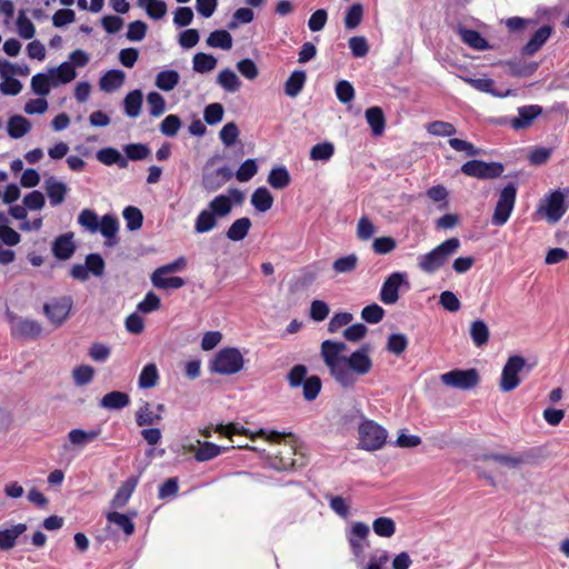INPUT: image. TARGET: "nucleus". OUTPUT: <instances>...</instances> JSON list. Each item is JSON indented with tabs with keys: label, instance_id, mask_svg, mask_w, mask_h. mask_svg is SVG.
I'll list each match as a JSON object with an SVG mask.
<instances>
[{
	"label": "nucleus",
	"instance_id": "1",
	"mask_svg": "<svg viewBox=\"0 0 569 569\" xmlns=\"http://www.w3.org/2000/svg\"><path fill=\"white\" fill-rule=\"evenodd\" d=\"M346 351L345 342L325 340L320 355L335 381L343 389H353L359 378L372 369L371 348L363 345L350 356H346Z\"/></svg>",
	"mask_w": 569,
	"mask_h": 569
},
{
	"label": "nucleus",
	"instance_id": "2",
	"mask_svg": "<svg viewBox=\"0 0 569 569\" xmlns=\"http://www.w3.org/2000/svg\"><path fill=\"white\" fill-rule=\"evenodd\" d=\"M243 194L238 189H230L228 193L216 196L209 201L194 219V231L207 233L217 227L218 219L228 217L234 203H240Z\"/></svg>",
	"mask_w": 569,
	"mask_h": 569
},
{
	"label": "nucleus",
	"instance_id": "3",
	"mask_svg": "<svg viewBox=\"0 0 569 569\" xmlns=\"http://www.w3.org/2000/svg\"><path fill=\"white\" fill-rule=\"evenodd\" d=\"M459 248L460 240L458 238L447 239L431 251L419 256L418 267L425 273H435L449 261V258L455 254Z\"/></svg>",
	"mask_w": 569,
	"mask_h": 569
},
{
	"label": "nucleus",
	"instance_id": "4",
	"mask_svg": "<svg viewBox=\"0 0 569 569\" xmlns=\"http://www.w3.org/2000/svg\"><path fill=\"white\" fill-rule=\"evenodd\" d=\"M569 198V188L553 190L546 194L539 202L537 214L548 222H558L567 211L566 200Z\"/></svg>",
	"mask_w": 569,
	"mask_h": 569
},
{
	"label": "nucleus",
	"instance_id": "5",
	"mask_svg": "<svg viewBox=\"0 0 569 569\" xmlns=\"http://www.w3.org/2000/svg\"><path fill=\"white\" fill-rule=\"evenodd\" d=\"M359 448L367 451L379 450L387 441L388 432L372 420L365 419L358 428Z\"/></svg>",
	"mask_w": 569,
	"mask_h": 569
},
{
	"label": "nucleus",
	"instance_id": "6",
	"mask_svg": "<svg viewBox=\"0 0 569 569\" xmlns=\"http://www.w3.org/2000/svg\"><path fill=\"white\" fill-rule=\"evenodd\" d=\"M244 365V359L239 349L229 347L217 352L211 361V371L219 375H234Z\"/></svg>",
	"mask_w": 569,
	"mask_h": 569
},
{
	"label": "nucleus",
	"instance_id": "7",
	"mask_svg": "<svg viewBox=\"0 0 569 569\" xmlns=\"http://www.w3.org/2000/svg\"><path fill=\"white\" fill-rule=\"evenodd\" d=\"M517 188L513 183L507 184L499 193L491 223L501 227L509 220L516 203Z\"/></svg>",
	"mask_w": 569,
	"mask_h": 569
},
{
	"label": "nucleus",
	"instance_id": "8",
	"mask_svg": "<svg viewBox=\"0 0 569 569\" xmlns=\"http://www.w3.org/2000/svg\"><path fill=\"white\" fill-rule=\"evenodd\" d=\"M441 382L451 388L469 390L479 382V375L476 369H455L440 376Z\"/></svg>",
	"mask_w": 569,
	"mask_h": 569
},
{
	"label": "nucleus",
	"instance_id": "9",
	"mask_svg": "<svg viewBox=\"0 0 569 569\" xmlns=\"http://www.w3.org/2000/svg\"><path fill=\"white\" fill-rule=\"evenodd\" d=\"M526 366V360L521 356H511L503 366L500 389L505 392L512 391L520 385L519 373Z\"/></svg>",
	"mask_w": 569,
	"mask_h": 569
},
{
	"label": "nucleus",
	"instance_id": "10",
	"mask_svg": "<svg viewBox=\"0 0 569 569\" xmlns=\"http://www.w3.org/2000/svg\"><path fill=\"white\" fill-rule=\"evenodd\" d=\"M461 172L468 177L478 179H493L501 176L503 172V166L499 162L469 160L462 164Z\"/></svg>",
	"mask_w": 569,
	"mask_h": 569
},
{
	"label": "nucleus",
	"instance_id": "11",
	"mask_svg": "<svg viewBox=\"0 0 569 569\" xmlns=\"http://www.w3.org/2000/svg\"><path fill=\"white\" fill-rule=\"evenodd\" d=\"M370 528L367 523L357 521L353 522L347 531V539L350 545L351 551L357 559L362 560L366 548L369 546L367 538Z\"/></svg>",
	"mask_w": 569,
	"mask_h": 569
},
{
	"label": "nucleus",
	"instance_id": "12",
	"mask_svg": "<svg viewBox=\"0 0 569 569\" xmlns=\"http://www.w3.org/2000/svg\"><path fill=\"white\" fill-rule=\"evenodd\" d=\"M406 284L409 287L406 272H393L382 283L380 290V300L385 305H395L399 299V289Z\"/></svg>",
	"mask_w": 569,
	"mask_h": 569
},
{
	"label": "nucleus",
	"instance_id": "13",
	"mask_svg": "<svg viewBox=\"0 0 569 569\" xmlns=\"http://www.w3.org/2000/svg\"><path fill=\"white\" fill-rule=\"evenodd\" d=\"M72 308V299L70 297H61L43 306V312L47 318L56 326L62 325L68 318Z\"/></svg>",
	"mask_w": 569,
	"mask_h": 569
},
{
	"label": "nucleus",
	"instance_id": "14",
	"mask_svg": "<svg viewBox=\"0 0 569 569\" xmlns=\"http://www.w3.org/2000/svg\"><path fill=\"white\" fill-rule=\"evenodd\" d=\"M101 433L100 428H93L89 430L76 428L68 432V443L64 445V449L82 450L87 445L94 441Z\"/></svg>",
	"mask_w": 569,
	"mask_h": 569
},
{
	"label": "nucleus",
	"instance_id": "15",
	"mask_svg": "<svg viewBox=\"0 0 569 569\" xmlns=\"http://www.w3.org/2000/svg\"><path fill=\"white\" fill-rule=\"evenodd\" d=\"M42 332V326L37 320L18 319L11 326V335L18 339H36Z\"/></svg>",
	"mask_w": 569,
	"mask_h": 569
},
{
	"label": "nucleus",
	"instance_id": "16",
	"mask_svg": "<svg viewBox=\"0 0 569 569\" xmlns=\"http://www.w3.org/2000/svg\"><path fill=\"white\" fill-rule=\"evenodd\" d=\"M542 112V108L538 104L523 106L518 108V117L510 120V126L515 130H521L530 127L535 119Z\"/></svg>",
	"mask_w": 569,
	"mask_h": 569
},
{
	"label": "nucleus",
	"instance_id": "17",
	"mask_svg": "<svg viewBox=\"0 0 569 569\" xmlns=\"http://www.w3.org/2000/svg\"><path fill=\"white\" fill-rule=\"evenodd\" d=\"M44 190L52 207L61 204L69 191L68 186L51 176L44 180Z\"/></svg>",
	"mask_w": 569,
	"mask_h": 569
},
{
	"label": "nucleus",
	"instance_id": "18",
	"mask_svg": "<svg viewBox=\"0 0 569 569\" xmlns=\"http://www.w3.org/2000/svg\"><path fill=\"white\" fill-rule=\"evenodd\" d=\"M457 33L461 41L473 50H488L491 46L488 41L476 30L468 29L461 24L457 27Z\"/></svg>",
	"mask_w": 569,
	"mask_h": 569
},
{
	"label": "nucleus",
	"instance_id": "19",
	"mask_svg": "<svg viewBox=\"0 0 569 569\" xmlns=\"http://www.w3.org/2000/svg\"><path fill=\"white\" fill-rule=\"evenodd\" d=\"M26 523L11 525L10 527L0 529V550H10L17 542L18 538L27 531Z\"/></svg>",
	"mask_w": 569,
	"mask_h": 569
},
{
	"label": "nucleus",
	"instance_id": "20",
	"mask_svg": "<svg viewBox=\"0 0 569 569\" xmlns=\"http://www.w3.org/2000/svg\"><path fill=\"white\" fill-rule=\"evenodd\" d=\"M216 432H218L221 436L227 437L228 439H232L234 435H241L250 438L251 440H254L260 435H266V429L261 428L256 432L250 431L249 429L244 428L243 426L231 422L228 425H218L216 427Z\"/></svg>",
	"mask_w": 569,
	"mask_h": 569
},
{
	"label": "nucleus",
	"instance_id": "21",
	"mask_svg": "<svg viewBox=\"0 0 569 569\" xmlns=\"http://www.w3.org/2000/svg\"><path fill=\"white\" fill-rule=\"evenodd\" d=\"M76 250L72 233L59 236L52 244V252L60 260L69 259Z\"/></svg>",
	"mask_w": 569,
	"mask_h": 569
},
{
	"label": "nucleus",
	"instance_id": "22",
	"mask_svg": "<svg viewBox=\"0 0 569 569\" xmlns=\"http://www.w3.org/2000/svg\"><path fill=\"white\" fill-rule=\"evenodd\" d=\"M199 448L197 449L194 453V459L198 462H204L212 460L213 458L218 457L219 455L227 452L228 450L234 448L232 447H221L213 442L209 441H198Z\"/></svg>",
	"mask_w": 569,
	"mask_h": 569
},
{
	"label": "nucleus",
	"instance_id": "23",
	"mask_svg": "<svg viewBox=\"0 0 569 569\" xmlns=\"http://www.w3.org/2000/svg\"><path fill=\"white\" fill-rule=\"evenodd\" d=\"M48 72L52 77L53 87L69 83L77 77L76 69L70 62H62L58 67L49 69Z\"/></svg>",
	"mask_w": 569,
	"mask_h": 569
},
{
	"label": "nucleus",
	"instance_id": "24",
	"mask_svg": "<svg viewBox=\"0 0 569 569\" xmlns=\"http://www.w3.org/2000/svg\"><path fill=\"white\" fill-rule=\"evenodd\" d=\"M180 81V73L173 69H163L156 74L154 86L164 92L172 91Z\"/></svg>",
	"mask_w": 569,
	"mask_h": 569
},
{
	"label": "nucleus",
	"instance_id": "25",
	"mask_svg": "<svg viewBox=\"0 0 569 569\" xmlns=\"http://www.w3.org/2000/svg\"><path fill=\"white\" fill-rule=\"evenodd\" d=\"M551 32L550 26L540 27L523 47L522 52L527 56L535 54L547 42Z\"/></svg>",
	"mask_w": 569,
	"mask_h": 569
},
{
	"label": "nucleus",
	"instance_id": "26",
	"mask_svg": "<svg viewBox=\"0 0 569 569\" xmlns=\"http://www.w3.org/2000/svg\"><path fill=\"white\" fill-rule=\"evenodd\" d=\"M170 273L154 270L151 274V282L158 289H179L184 286V280L181 277H170Z\"/></svg>",
	"mask_w": 569,
	"mask_h": 569
},
{
	"label": "nucleus",
	"instance_id": "27",
	"mask_svg": "<svg viewBox=\"0 0 569 569\" xmlns=\"http://www.w3.org/2000/svg\"><path fill=\"white\" fill-rule=\"evenodd\" d=\"M126 74L123 71L112 69L107 71L99 80V87L104 92H113L118 90L124 82Z\"/></svg>",
	"mask_w": 569,
	"mask_h": 569
},
{
	"label": "nucleus",
	"instance_id": "28",
	"mask_svg": "<svg viewBox=\"0 0 569 569\" xmlns=\"http://www.w3.org/2000/svg\"><path fill=\"white\" fill-rule=\"evenodd\" d=\"M119 230V221L116 216L112 214H104L100 222H99V229L100 233L107 239L108 246L116 244V236Z\"/></svg>",
	"mask_w": 569,
	"mask_h": 569
},
{
	"label": "nucleus",
	"instance_id": "29",
	"mask_svg": "<svg viewBox=\"0 0 569 569\" xmlns=\"http://www.w3.org/2000/svg\"><path fill=\"white\" fill-rule=\"evenodd\" d=\"M137 485L138 478L136 477H131L128 480H126L116 492L111 501V506L116 509L124 507L129 501L130 497L132 496Z\"/></svg>",
	"mask_w": 569,
	"mask_h": 569
},
{
	"label": "nucleus",
	"instance_id": "30",
	"mask_svg": "<svg viewBox=\"0 0 569 569\" xmlns=\"http://www.w3.org/2000/svg\"><path fill=\"white\" fill-rule=\"evenodd\" d=\"M130 397L122 391H111L102 397L100 407L108 410H120L128 407Z\"/></svg>",
	"mask_w": 569,
	"mask_h": 569
},
{
	"label": "nucleus",
	"instance_id": "31",
	"mask_svg": "<svg viewBox=\"0 0 569 569\" xmlns=\"http://www.w3.org/2000/svg\"><path fill=\"white\" fill-rule=\"evenodd\" d=\"M251 226L252 223L249 218H239L231 223L226 232V236L231 241H241L248 236Z\"/></svg>",
	"mask_w": 569,
	"mask_h": 569
},
{
	"label": "nucleus",
	"instance_id": "32",
	"mask_svg": "<svg viewBox=\"0 0 569 569\" xmlns=\"http://www.w3.org/2000/svg\"><path fill=\"white\" fill-rule=\"evenodd\" d=\"M97 159L106 166L118 164L121 169L128 167V160L122 157L119 150L111 147L100 149L97 152Z\"/></svg>",
	"mask_w": 569,
	"mask_h": 569
},
{
	"label": "nucleus",
	"instance_id": "33",
	"mask_svg": "<svg viewBox=\"0 0 569 569\" xmlns=\"http://www.w3.org/2000/svg\"><path fill=\"white\" fill-rule=\"evenodd\" d=\"M306 80L307 74L303 70H295L293 72H291V74L289 76L284 83L286 94L291 98L297 97L301 92L306 83Z\"/></svg>",
	"mask_w": 569,
	"mask_h": 569
},
{
	"label": "nucleus",
	"instance_id": "34",
	"mask_svg": "<svg viewBox=\"0 0 569 569\" xmlns=\"http://www.w3.org/2000/svg\"><path fill=\"white\" fill-rule=\"evenodd\" d=\"M143 94L141 90L130 91L123 100L124 112L130 118H137L140 114Z\"/></svg>",
	"mask_w": 569,
	"mask_h": 569
},
{
	"label": "nucleus",
	"instance_id": "35",
	"mask_svg": "<svg viewBox=\"0 0 569 569\" xmlns=\"http://www.w3.org/2000/svg\"><path fill=\"white\" fill-rule=\"evenodd\" d=\"M462 80L470 84L478 91L490 93L495 97H507L511 94V90H507L506 92H499L493 89V80L489 78H469L463 77Z\"/></svg>",
	"mask_w": 569,
	"mask_h": 569
},
{
	"label": "nucleus",
	"instance_id": "36",
	"mask_svg": "<svg viewBox=\"0 0 569 569\" xmlns=\"http://www.w3.org/2000/svg\"><path fill=\"white\" fill-rule=\"evenodd\" d=\"M31 130V122L22 116H13L8 121V134L13 139L26 136Z\"/></svg>",
	"mask_w": 569,
	"mask_h": 569
},
{
	"label": "nucleus",
	"instance_id": "37",
	"mask_svg": "<svg viewBox=\"0 0 569 569\" xmlns=\"http://www.w3.org/2000/svg\"><path fill=\"white\" fill-rule=\"evenodd\" d=\"M159 378L156 363H147L139 375L138 386L140 389H151L157 386Z\"/></svg>",
	"mask_w": 569,
	"mask_h": 569
},
{
	"label": "nucleus",
	"instance_id": "38",
	"mask_svg": "<svg viewBox=\"0 0 569 569\" xmlns=\"http://www.w3.org/2000/svg\"><path fill=\"white\" fill-rule=\"evenodd\" d=\"M506 66L509 73L516 77H529L538 69V63L527 62L521 59L510 60L506 62Z\"/></svg>",
	"mask_w": 569,
	"mask_h": 569
},
{
	"label": "nucleus",
	"instance_id": "39",
	"mask_svg": "<svg viewBox=\"0 0 569 569\" xmlns=\"http://www.w3.org/2000/svg\"><path fill=\"white\" fill-rule=\"evenodd\" d=\"M251 203L256 210L266 212L272 207L273 197L267 188L260 187L252 193Z\"/></svg>",
	"mask_w": 569,
	"mask_h": 569
},
{
	"label": "nucleus",
	"instance_id": "40",
	"mask_svg": "<svg viewBox=\"0 0 569 569\" xmlns=\"http://www.w3.org/2000/svg\"><path fill=\"white\" fill-rule=\"evenodd\" d=\"M217 59L209 53L199 52L192 58V69L198 73H208L217 67Z\"/></svg>",
	"mask_w": 569,
	"mask_h": 569
},
{
	"label": "nucleus",
	"instance_id": "41",
	"mask_svg": "<svg viewBox=\"0 0 569 569\" xmlns=\"http://www.w3.org/2000/svg\"><path fill=\"white\" fill-rule=\"evenodd\" d=\"M51 87H53L52 77L49 72H40L31 78V89L36 94L40 97L48 96L50 93Z\"/></svg>",
	"mask_w": 569,
	"mask_h": 569
},
{
	"label": "nucleus",
	"instance_id": "42",
	"mask_svg": "<svg viewBox=\"0 0 569 569\" xmlns=\"http://www.w3.org/2000/svg\"><path fill=\"white\" fill-rule=\"evenodd\" d=\"M206 43L210 48L229 50L232 48V37L227 30H216L209 34Z\"/></svg>",
	"mask_w": 569,
	"mask_h": 569
},
{
	"label": "nucleus",
	"instance_id": "43",
	"mask_svg": "<svg viewBox=\"0 0 569 569\" xmlns=\"http://www.w3.org/2000/svg\"><path fill=\"white\" fill-rule=\"evenodd\" d=\"M366 119L375 136H381L385 130V116L379 107H371L366 110Z\"/></svg>",
	"mask_w": 569,
	"mask_h": 569
},
{
	"label": "nucleus",
	"instance_id": "44",
	"mask_svg": "<svg viewBox=\"0 0 569 569\" xmlns=\"http://www.w3.org/2000/svg\"><path fill=\"white\" fill-rule=\"evenodd\" d=\"M218 84L227 92H236L241 87L239 77L230 69H223L217 77Z\"/></svg>",
	"mask_w": 569,
	"mask_h": 569
},
{
	"label": "nucleus",
	"instance_id": "45",
	"mask_svg": "<svg viewBox=\"0 0 569 569\" xmlns=\"http://www.w3.org/2000/svg\"><path fill=\"white\" fill-rule=\"evenodd\" d=\"M137 3L151 19L159 20L167 13V4L161 0H137Z\"/></svg>",
	"mask_w": 569,
	"mask_h": 569
},
{
	"label": "nucleus",
	"instance_id": "46",
	"mask_svg": "<svg viewBox=\"0 0 569 569\" xmlns=\"http://www.w3.org/2000/svg\"><path fill=\"white\" fill-rule=\"evenodd\" d=\"M268 183L274 189H283L290 183V174L284 166L274 167L268 174Z\"/></svg>",
	"mask_w": 569,
	"mask_h": 569
},
{
	"label": "nucleus",
	"instance_id": "47",
	"mask_svg": "<svg viewBox=\"0 0 569 569\" xmlns=\"http://www.w3.org/2000/svg\"><path fill=\"white\" fill-rule=\"evenodd\" d=\"M489 328L483 320H475L470 326V337L477 347L487 345L489 340Z\"/></svg>",
	"mask_w": 569,
	"mask_h": 569
},
{
	"label": "nucleus",
	"instance_id": "48",
	"mask_svg": "<svg viewBox=\"0 0 569 569\" xmlns=\"http://www.w3.org/2000/svg\"><path fill=\"white\" fill-rule=\"evenodd\" d=\"M214 176L220 177L221 181L214 183L213 182V174H206V176H203L202 184H203L204 189H207L209 191H213V190L218 189L223 183L229 181L232 178L233 173L230 170V168L224 166V167L218 168L216 170V172H214Z\"/></svg>",
	"mask_w": 569,
	"mask_h": 569
},
{
	"label": "nucleus",
	"instance_id": "49",
	"mask_svg": "<svg viewBox=\"0 0 569 569\" xmlns=\"http://www.w3.org/2000/svg\"><path fill=\"white\" fill-rule=\"evenodd\" d=\"M161 419L160 413H153L149 402H144L136 412V422L139 427L151 426Z\"/></svg>",
	"mask_w": 569,
	"mask_h": 569
},
{
	"label": "nucleus",
	"instance_id": "50",
	"mask_svg": "<svg viewBox=\"0 0 569 569\" xmlns=\"http://www.w3.org/2000/svg\"><path fill=\"white\" fill-rule=\"evenodd\" d=\"M127 229L130 231L139 230L142 227L143 214L141 210L133 206H128L122 212Z\"/></svg>",
	"mask_w": 569,
	"mask_h": 569
},
{
	"label": "nucleus",
	"instance_id": "51",
	"mask_svg": "<svg viewBox=\"0 0 569 569\" xmlns=\"http://www.w3.org/2000/svg\"><path fill=\"white\" fill-rule=\"evenodd\" d=\"M373 532L382 538H390L396 532V523L389 517H379L372 522Z\"/></svg>",
	"mask_w": 569,
	"mask_h": 569
},
{
	"label": "nucleus",
	"instance_id": "52",
	"mask_svg": "<svg viewBox=\"0 0 569 569\" xmlns=\"http://www.w3.org/2000/svg\"><path fill=\"white\" fill-rule=\"evenodd\" d=\"M107 520L110 523L117 525L127 536H131L134 532V523L128 515L111 511L107 515Z\"/></svg>",
	"mask_w": 569,
	"mask_h": 569
},
{
	"label": "nucleus",
	"instance_id": "53",
	"mask_svg": "<svg viewBox=\"0 0 569 569\" xmlns=\"http://www.w3.org/2000/svg\"><path fill=\"white\" fill-rule=\"evenodd\" d=\"M362 17H363L362 4L361 3L351 4L349 7V9L347 10L345 19H343L345 27L348 30L356 29L360 24Z\"/></svg>",
	"mask_w": 569,
	"mask_h": 569
},
{
	"label": "nucleus",
	"instance_id": "54",
	"mask_svg": "<svg viewBox=\"0 0 569 569\" xmlns=\"http://www.w3.org/2000/svg\"><path fill=\"white\" fill-rule=\"evenodd\" d=\"M147 103L149 107V113L153 118L162 116L166 111V100L157 91H151L147 94Z\"/></svg>",
	"mask_w": 569,
	"mask_h": 569
},
{
	"label": "nucleus",
	"instance_id": "55",
	"mask_svg": "<svg viewBox=\"0 0 569 569\" xmlns=\"http://www.w3.org/2000/svg\"><path fill=\"white\" fill-rule=\"evenodd\" d=\"M99 217L91 209H83L78 216V223L91 233L98 232Z\"/></svg>",
	"mask_w": 569,
	"mask_h": 569
},
{
	"label": "nucleus",
	"instance_id": "56",
	"mask_svg": "<svg viewBox=\"0 0 569 569\" xmlns=\"http://www.w3.org/2000/svg\"><path fill=\"white\" fill-rule=\"evenodd\" d=\"M123 151L127 160L139 161L150 156V149L143 143H129L124 146Z\"/></svg>",
	"mask_w": 569,
	"mask_h": 569
},
{
	"label": "nucleus",
	"instance_id": "57",
	"mask_svg": "<svg viewBox=\"0 0 569 569\" xmlns=\"http://www.w3.org/2000/svg\"><path fill=\"white\" fill-rule=\"evenodd\" d=\"M335 153V146L329 141L315 144L310 150V158L316 161H329Z\"/></svg>",
	"mask_w": 569,
	"mask_h": 569
},
{
	"label": "nucleus",
	"instance_id": "58",
	"mask_svg": "<svg viewBox=\"0 0 569 569\" xmlns=\"http://www.w3.org/2000/svg\"><path fill=\"white\" fill-rule=\"evenodd\" d=\"M181 126V120L177 114H169L161 121L159 130L166 137H174L179 132Z\"/></svg>",
	"mask_w": 569,
	"mask_h": 569
},
{
	"label": "nucleus",
	"instance_id": "59",
	"mask_svg": "<svg viewBox=\"0 0 569 569\" xmlns=\"http://www.w3.org/2000/svg\"><path fill=\"white\" fill-rule=\"evenodd\" d=\"M358 264V257L355 253L335 260L332 268L336 273H350Z\"/></svg>",
	"mask_w": 569,
	"mask_h": 569
},
{
	"label": "nucleus",
	"instance_id": "60",
	"mask_svg": "<svg viewBox=\"0 0 569 569\" xmlns=\"http://www.w3.org/2000/svg\"><path fill=\"white\" fill-rule=\"evenodd\" d=\"M223 113L222 104L218 102L210 103L203 110V119L208 124L213 126L222 121Z\"/></svg>",
	"mask_w": 569,
	"mask_h": 569
},
{
	"label": "nucleus",
	"instance_id": "61",
	"mask_svg": "<svg viewBox=\"0 0 569 569\" xmlns=\"http://www.w3.org/2000/svg\"><path fill=\"white\" fill-rule=\"evenodd\" d=\"M258 172V166L256 160L248 159L241 163L239 169L236 172V178L239 182H247L251 180L256 173Z\"/></svg>",
	"mask_w": 569,
	"mask_h": 569
},
{
	"label": "nucleus",
	"instance_id": "62",
	"mask_svg": "<svg viewBox=\"0 0 569 569\" xmlns=\"http://www.w3.org/2000/svg\"><path fill=\"white\" fill-rule=\"evenodd\" d=\"M427 131L432 136L451 137L457 130L453 124L445 121H433L427 126Z\"/></svg>",
	"mask_w": 569,
	"mask_h": 569
},
{
	"label": "nucleus",
	"instance_id": "63",
	"mask_svg": "<svg viewBox=\"0 0 569 569\" xmlns=\"http://www.w3.org/2000/svg\"><path fill=\"white\" fill-rule=\"evenodd\" d=\"M254 18V13L250 8H239L232 14L231 21L228 23V28L233 30L239 27V24L250 23Z\"/></svg>",
	"mask_w": 569,
	"mask_h": 569
},
{
	"label": "nucleus",
	"instance_id": "64",
	"mask_svg": "<svg viewBox=\"0 0 569 569\" xmlns=\"http://www.w3.org/2000/svg\"><path fill=\"white\" fill-rule=\"evenodd\" d=\"M18 33L22 39L29 40L34 37L36 28L33 23L24 16V11H20L17 19Z\"/></svg>",
	"mask_w": 569,
	"mask_h": 569
}]
</instances>
